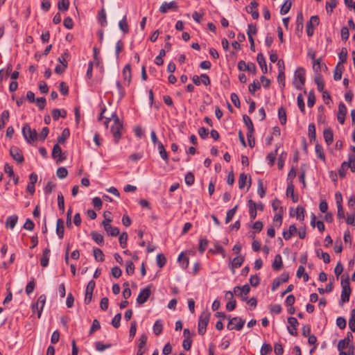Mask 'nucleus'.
Masks as SVG:
<instances>
[{"instance_id": "nucleus-1", "label": "nucleus", "mask_w": 355, "mask_h": 355, "mask_svg": "<svg viewBox=\"0 0 355 355\" xmlns=\"http://www.w3.org/2000/svg\"><path fill=\"white\" fill-rule=\"evenodd\" d=\"M340 284L342 286L340 301L343 303L347 302L349 300V297L352 292L350 288L349 277L347 276L345 278H344V275H343Z\"/></svg>"}, {"instance_id": "nucleus-2", "label": "nucleus", "mask_w": 355, "mask_h": 355, "mask_svg": "<svg viewBox=\"0 0 355 355\" xmlns=\"http://www.w3.org/2000/svg\"><path fill=\"white\" fill-rule=\"evenodd\" d=\"M305 70L303 67H298L294 73L293 85L295 87L301 90L305 83Z\"/></svg>"}, {"instance_id": "nucleus-3", "label": "nucleus", "mask_w": 355, "mask_h": 355, "mask_svg": "<svg viewBox=\"0 0 355 355\" xmlns=\"http://www.w3.org/2000/svg\"><path fill=\"white\" fill-rule=\"evenodd\" d=\"M22 134L25 140L32 144L35 141L38 139V134L35 129H31V126L28 123H25L22 128Z\"/></svg>"}, {"instance_id": "nucleus-4", "label": "nucleus", "mask_w": 355, "mask_h": 355, "mask_svg": "<svg viewBox=\"0 0 355 355\" xmlns=\"http://www.w3.org/2000/svg\"><path fill=\"white\" fill-rule=\"evenodd\" d=\"M210 313L209 311H203L198 319V332L200 335L203 336L207 331V327L209 321Z\"/></svg>"}, {"instance_id": "nucleus-5", "label": "nucleus", "mask_w": 355, "mask_h": 355, "mask_svg": "<svg viewBox=\"0 0 355 355\" xmlns=\"http://www.w3.org/2000/svg\"><path fill=\"white\" fill-rule=\"evenodd\" d=\"M229 322L227 325V328L228 330H236L240 331L243 329L245 320L242 319L240 317H234L231 318L230 315L227 317Z\"/></svg>"}, {"instance_id": "nucleus-6", "label": "nucleus", "mask_w": 355, "mask_h": 355, "mask_svg": "<svg viewBox=\"0 0 355 355\" xmlns=\"http://www.w3.org/2000/svg\"><path fill=\"white\" fill-rule=\"evenodd\" d=\"M151 286L152 285L149 284L146 288L141 290L137 297V303L138 304H143L148 300L151 294Z\"/></svg>"}, {"instance_id": "nucleus-7", "label": "nucleus", "mask_w": 355, "mask_h": 355, "mask_svg": "<svg viewBox=\"0 0 355 355\" xmlns=\"http://www.w3.org/2000/svg\"><path fill=\"white\" fill-rule=\"evenodd\" d=\"M123 129V123H113L111 126V132L114 137L115 143H118L122 135V130Z\"/></svg>"}, {"instance_id": "nucleus-8", "label": "nucleus", "mask_w": 355, "mask_h": 355, "mask_svg": "<svg viewBox=\"0 0 355 355\" xmlns=\"http://www.w3.org/2000/svg\"><path fill=\"white\" fill-rule=\"evenodd\" d=\"M96 286V282L94 280H90L86 287L85 290V295L84 299V302L85 304H89L92 299V294L94 289Z\"/></svg>"}, {"instance_id": "nucleus-9", "label": "nucleus", "mask_w": 355, "mask_h": 355, "mask_svg": "<svg viewBox=\"0 0 355 355\" xmlns=\"http://www.w3.org/2000/svg\"><path fill=\"white\" fill-rule=\"evenodd\" d=\"M10 155L17 163L21 164L24 161L21 150L17 146H12L10 148Z\"/></svg>"}, {"instance_id": "nucleus-10", "label": "nucleus", "mask_w": 355, "mask_h": 355, "mask_svg": "<svg viewBox=\"0 0 355 355\" xmlns=\"http://www.w3.org/2000/svg\"><path fill=\"white\" fill-rule=\"evenodd\" d=\"M178 9V5L176 1H172L171 2H164L162 3L159 8V11L161 13H166L168 10L177 11Z\"/></svg>"}, {"instance_id": "nucleus-11", "label": "nucleus", "mask_w": 355, "mask_h": 355, "mask_svg": "<svg viewBox=\"0 0 355 355\" xmlns=\"http://www.w3.org/2000/svg\"><path fill=\"white\" fill-rule=\"evenodd\" d=\"M245 257L243 255L239 254L230 261L229 268L231 270L232 274L235 273L236 268H238L242 266Z\"/></svg>"}, {"instance_id": "nucleus-12", "label": "nucleus", "mask_w": 355, "mask_h": 355, "mask_svg": "<svg viewBox=\"0 0 355 355\" xmlns=\"http://www.w3.org/2000/svg\"><path fill=\"white\" fill-rule=\"evenodd\" d=\"M45 302L46 296L45 295L42 294L38 297L37 302L32 304V309L33 311H35V306H37V316L39 318L41 317Z\"/></svg>"}, {"instance_id": "nucleus-13", "label": "nucleus", "mask_w": 355, "mask_h": 355, "mask_svg": "<svg viewBox=\"0 0 355 355\" xmlns=\"http://www.w3.org/2000/svg\"><path fill=\"white\" fill-rule=\"evenodd\" d=\"M59 144H60L58 143L53 146L52 157L53 159H58V162H61L66 159V157L63 156L62 149Z\"/></svg>"}, {"instance_id": "nucleus-14", "label": "nucleus", "mask_w": 355, "mask_h": 355, "mask_svg": "<svg viewBox=\"0 0 355 355\" xmlns=\"http://www.w3.org/2000/svg\"><path fill=\"white\" fill-rule=\"evenodd\" d=\"M347 114V107L343 102H340L338 105V111L337 114V119L340 124H343L345 120Z\"/></svg>"}, {"instance_id": "nucleus-15", "label": "nucleus", "mask_w": 355, "mask_h": 355, "mask_svg": "<svg viewBox=\"0 0 355 355\" xmlns=\"http://www.w3.org/2000/svg\"><path fill=\"white\" fill-rule=\"evenodd\" d=\"M250 291V287L248 284H245L243 286H235L234 288V293L238 296L243 295H248Z\"/></svg>"}, {"instance_id": "nucleus-16", "label": "nucleus", "mask_w": 355, "mask_h": 355, "mask_svg": "<svg viewBox=\"0 0 355 355\" xmlns=\"http://www.w3.org/2000/svg\"><path fill=\"white\" fill-rule=\"evenodd\" d=\"M323 137L327 145H330L334 141V134L331 128H326L323 131Z\"/></svg>"}, {"instance_id": "nucleus-17", "label": "nucleus", "mask_w": 355, "mask_h": 355, "mask_svg": "<svg viewBox=\"0 0 355 355\" xmlns=\"http://www.w3.org/2000/svg\"><path fill=\"white\" fill-rule=\"evenodd\" d=\"M122 75L125 81L127 82V85L128 86L131 82L132 74H131V68L129 64H126L123 71Z\"/></svg>"}, {"instance_id": "nucleus-18", "label": "nucleus", "mask_w": 355, "mask_h": 355, "mask_svg": "<svg viewBox=\"0 0 355 355\" xmlns=\"http://www.w3.org/2000/svg\"><path fill=\"white\" fill-rule=\"evenodd\" d=\"M304 17L302 13L300 12L297 13L296 18V33H299V35L302 33Z\"/></svg>"}, {"instance_id": "nucleus-19", "label": "nucleus", "mask_w": 355, "mask_h": 355, "mask_svg": "<svg viewBox=\"0 0 355 355\" xmlns=\"http://www.w3.org/2000/svg\"><path fill=\"white\" fill-rule=\"evenodd\" d=\"M56 234L59 239H62L64 237V220L62 218H58L57 220L56 224Z\"/></svg>"}, {"instance_id": "nucleus-20", "label": "nucleus", "mask_w": 355, "mask_h": 355, "mask_svg": "<svg viewBox=\"0 0 355 355\" xmlns=\"http://www.w3.org/2000/svg\"><path fill=\"white\" fill-rule=\"evenodd\" d=\"M51 250L49 248H45L43 250L42 256L40 259V264L42 267H46L49 264Z\"/></svg>"}, {"instance_id": "nucleus-21", "label": "nucleus", "mask_w": 355, "mask_h": 355, "mask_svg": "<svg viewBox=\"0 0 355 355\" xmlns=\"http://www.w3.org/2000/svg\"><path fill=\"white\" fill-rule=\"evenodd\" d=\"M248 205L249 207L250 217L251 220H254L257 217V204L252 200H249Z\"/></svg>"}, {"instance_id": "nucleus-22", "label": "nucleus", "mask_w": 355, "mask_h": 355, "mask_svg": "<svg viewBox=\"0 0 355 355\" xmlns=\"http://www.w3.org/2000/svg\"><path fill=\"white\" fill-rule=\"evenodd\" d=\"M257 61L260 66L261 71L263 74L267 73V66L266 62V59L263 55L261 53H258L257 56Z\"/></svg>"}, {"instance_id": "nucleus-23", "label": "nucleus", "mask_w": 355, "mask_h": 355, "mask_svg": "<svg viewBox=\"0 0 355 355\" xmlns=\"http://www.w3.org/2000/svg\"><path fill=\"white\" fill-rule=\"evenodd\" d=\"M283 266L282 256L278 254L275 257V259L272 263V268L275 271H279Z\"/></svg>"}, {"instance_id": "nucleus-24", "label": "nucleus", "mask_w": 355, "mask_h": 355, "mask_svg": "<svg viewBox=\"0 0 355 355\" xmlns=\"http://www.w3.org/2000/svg\"><path fill=\"white\" fill-rule=\"evenodd\" d=\"M297 229L296 226L293 224L289 226V229L288 231L284 230L283 232V237L285 240H289L293 235L297 233Z\"/></svg>"}, {"instance_id": "nucleus-25", "label": "nucleus", "mask_w": 355, "mask_h": 355, "mask_svg": "<svg viewBox=\"0 0 355 355\" xmlns=\"http://www.w3.org/2000/svg\"><path fill=\"white\" fill-rule=\"evenodd\" d=\"M18 221V216L15 214L10 216L6 221V227L12 230Z\"/></svg>"}, {"instance_id": "nucleus-26", "label": "nucleus", "mask_w": 355, "mask_h": 355, "mask_svg": "<svg viewBox=\"0 0 355 355\" xmlns=\"http://www.w3.org/2000/svg\"><path fill=\"white\" fill-rule=\"evenodd\" d=\"M111 215L112 213L109 211H105L103 212L104 220L102 222V225L103 226L104 229L111 228Z\"/></svg>"}, {"instance_id": "nucleus-27", "label": "nucleus", "mask_w": 355, "mask_h": 355, "mask_svg": "<svg viewBox=\"0 0 355 355\" xmlns=\"http://www.w3.org/2000/svg\"><path fill=\"white\" fill-rule=\"evenodd\" d=\"M286 195L291 196L292 200L293 202H298V196L295 195L294 193V185L293 183L288 182L287 189H286Z\"/></svg>"}, {"instance_id": "nucleus-28", "label": "nucleus", "mask_w": 355, "mask_h": 355, "mask_svg": "<svg viewBox=\"0 0 355 355\" xmlns=\"http://www.w3.org/2000/svg\"><path fill=\"white\" fill-rule=\"evenodd\" d=\"M10 117V112L8 110L2 112L0 116V130L4 128L6 123L8 121Z\"/></svg>"}, {"instance_id": "nucleus-29", "label": "nucleus", "mask_w": 355, "mask_h": 355, "mask_svg": "<svg viewBox=\"0 0 355 355\" xmlns=\"http://www.w3.org/2000/svg\"><path fill=\"white\" fill-rule=\"evenodd\" d=\"M243 120L245 125L247 127L248 132H250V133H251V132H254L253 123H252L250 117L246 114H244L243 116Z\"/></svg>"}, {"instance_id": "nucleus-30", "label": "nucleus", "mask_w": 355, "mask_h": 355, "mask_svg": "<svg viewBox=\"0 0 355 355\" xmlns=\"http://www.w3.org/2000/svg\"><path fill=\"white\" fill-rule=\"evenodd\" d=\"M343 70L344 67L343 66H340V62H338L336 67L334 73V79L335 80L338 81L341 79Z\"/></svg>"}, {"instance_id": "nucleus-31", "label": "nucleus", "mask_w": 355, "mask_h": 355, "mask_svg": "<svg viewBox=\"0 0 355 355\" xmlns=\"http://www.w3.org/2000/svg\"><path fill=\"white\" fill-rule=\"evenodd\" d=\"M93 254L96 261L101 262L104 261L105 255L100 248H94Z\"/></svg>"}, {"instance_id": "nucleus-32", "label": "nucleus", "mask_w": 355, "mask_h": 355, "mask_svg": "<svg viewBox=\"0 0 355 355\" xmlns=\"http://www.w3.org/2000/svg\"><path fill=\"white\" fill-rule=\"evenodd\" d=\"M278 117L282 125H285L286 123V112L283 107H280L278 109Z\"/></svg>"}, {"instance_id": "nucleus-33", "label": "nucleus", "mask_w": 355, "mask_h": 355, "mask_svg": "<svg viewBox=\"0 0 355 355\" xmlns=\"http://www.w3.org/2000/svg\"><path fill=\"white\" fill-rule=\"evenodd\" d=\"M91 236H92V239L98 245H103V243H104V239H103V236L96 232H94V231H92L91 232Z\"/></svg>"}, {"instance_id": "nucleus-34", "label": "nucleus", "mask_w": 355, "mask_h": 355, "mask_svg": "<svg viewBox=\"0 0 355 355\" xmlns=\"http://www.w3.org/2000/svg\"><path fill=\"white\" fill-rule=\"evenodd\" d=\"M70 132L69 128H66L63 130L60 136L58 138V143L63 144L65 143L67 139L69 137Z\"/></svg>"}, {"instance_id": "nucleus-35", "label": "nucleus", "mask_w": 355, "mask_h": 355, "mask_svg": "<svg viewBox=\"0 0 355 355\" xmlns=\"http://www.w3.org/2000/svg\"><path fill=\"white\" fill-rule=\"evenodd\" d=\"M98 19L102 26L105 27L107 26V21L106 17V12L104 8H102L99 12Z\"/></svg>"}, {"instance_id": "nucleus-36", "label": "nucleus", "mask_w": 355, "mask_h": 355, "mask_svg": "<svg viewBox=\"0 0 355 355\" xmlns=\"http://www.w3.org/2000/svg\"><path fill=\"white\" fill-rule=\"evenodd\" d=\"M292 6V2L291 0H286L284 4L282 6L280 9V14L284 15L287 14Z\"/></svg>"}, {"instance_id": "nucleus-37", "label": "nucleus", "mask_w": 355, "mask_h": 355, "mask_svg": "<svg viewBox=\"0 0 355 355\" xmlns=\"http://www.w3.org/2000/svg\"><path fill=\"white\" fill-rule=\"evenodd\" d=\"M308 136L310 141H315V124L311 123L308 126Z\"/></svg>"}, {"instance_id": "nucleus-38", "label": "nucleus", "mask_w": 355, "mask_h": 355, "mask_svg": "<svg viewBox=\"0 0 355 355\" xmlns=\"http://www.w3.org/2000/svg\"><path fill=\"white\" fill-rule=\"evenodd\" d=\"M238 207H239V205H236L232 209H230L227 212L226 218H225V223L227 224L232 220L234 216L235 215V214L237 211Z\"/></svg>"}, {"instance_id": "nucleus-39", "label": "nucleus", "mask_w": 355, "mask_h": 355, "mask_svg": "<svg viewBox=\"0 0 355 355\" xmlns=\"http://www.w3.org/2000/svg\"><path fill=\"white\" fill-rule=\"evenodd\" d=\"M157 148H158L159 153L161 157L164 161H166V162H168V153L166 151L165 148H164V145L162 144V143L158 144Z\"/></svg>"}, {"instance_id": "nucleus-40", "label": "nucleus", "mask_w": 355, "mask_h": 355, "mask_svg": "<svg viewBox=\"0 0 355 355\" xmlns=\"http://www.w3.org/2000/svg\"><path fill=\"white\" fill-rule=\"evenodd\" d=\"M162 330H163V325H162V320H156V322H155V324L153 325V333L156 336H158L162 332Z\"/></svg>"}, {"instance_id": "nucleus-41", "label": "nucleus", "mask_w": 355, "mask_h": 355, "mask_svg": "<svg viewBox=\"0 0 355 355\" xmlns=\"http://www.w3.org/2000/svg\"><path fill=\"white\" fill-rule=\"evenodd\" d=\"M119 28L125 33H128L129 26L127 22L126 16L125 15L123 19L119 22Z\"/></svg>"}, {"instance_id": "nucleus-42", "label": "nucleus", "mask_w": 355, "mask_h": 355, "mask_svg": "<svg viewBox=\"0 0 355 355\" xmlns=\"http://www.w3.org/2000/svg\"><path fill=\"white\" fill-rule=\"evenodd\" d=\"M178 261L181 264L183 268H187L189 263V259L187 257L184 256V254L182 252L178 259Z\"/></svg>"}, {"instance_id": "nucleus-43", "label": "nucleus", "mask_w": 355, "mask_h": 355, "mask_svg": "<svg viewBox=\"0 0 355 355\" xmlns=\"http://www.w3.org/2000/svg\"><path fill=\"white\" fill-rule=\"evenodd\" d=\"M349 327L350 330L355 332V309L351 311L350 318L349 320Z\"/></svg>"}, {"instance_id": "nucleus-44", "label": "nucleus", "mask_w": 355, "mask_h": 355, "mask_svg": "<svg viewBox=\"0 0 355 355\" xmlns=\"http://www.w3.org/2000/svg\"><path fill=\"white\" fill-rule=\"evenodd\" d=\"M157 264L159 268H163L166 263V258L163 254H158L156 257Z\"/></svg>"}, {"instance_id": "nucleus-45", "label": "nucleus", "mask_w": 355, "mask_h": 355, "mask_svg": "<svg viewBox=\"0 0 355 355\" xmlns=\"http://www.w3.org/2000/svg\"><path fill=\"white\" fill-rule=\"evenodd\" d=\"M260 89L261 85L257 80H254L253 83L248 86V90L252 94H254L256 90Z\"/></svg>"}, {"instance_id": "nucleus-46", "label": "nucleus", "mask_w": 355, "mask_h": 355, "mask_svg": "<svg viewBox=\"0 0 355 355\" xmlns=\"http://www.w3.org/2000/svg\"><path fill=\"white\" fill-rule=\"evenodd\" d=\"M347 162H343L341 164L340 168L338 169V175L340 178H344L346 175V172L348 168Z\"/></svg>"}, {"instance_id": "nucleus-47", "label": "nucleus", "mask_w": 355, "mask_h": 355, "mask_svg": "<svg viewBox=\"0 0 355 355\" xmlns=\"http://www.w3.org/2000/svg\"><path fill=\"white\" fill-rule=\"evenodd\" d=\"M338 58L340 60V64L341 63H345L347 61V50L345 47L341 49L340 53H338Z\"/></svg>"}, {"instance_id": "nucleus-48", "label": "nucleus", "mask_w": 355, "mask_h": 355, "mask_svg": "<svg viewBox=\"0 0 355 355\" xmlns=\"http://www.w3.org/2000/svg\"><path fill=\"white\" fill-rule=\"evenodd\" d=\"M128 238V235L126 232H123L122 234H120L119 241L122 248H125L126 247Z\"/></svg>"}, {"instance_id": "nucleus-49", "label": "nucleus", "mask_w": 355, "mask_h": 355, "mask_svg": "<svg viewBox=\"0 0 355 355\" xmlns=\"http://www.w3.org/2000/svg\"><path fill=\"white\" fill-rule=\"evenodd\" d=\"M69 58V53L67 50H66L58 58V61L61 64H66L68 67L67 58Z\"/></svg>"}, {"instance_id": "nucleus-50", "label": "nucleus", "mask_w": 355, "mask_h": 355, "mask_svg": "<svg viewBox=\"0 0 355 355\" xmlns=\"http://www.w3.org/2000/svg\"><path fill=\"white\" fill-rule=\"evenodd\" d=\"M278 148L277 147L274 152L268 154L266 159L268 160V164L272 166L275 164L277 153Z\"/></svg>"}, {"instance_id": "nucleus-51", "label": "nucleus", "mask_w": 355, "mask_h": 355, "mask_svg": "<svg viewBox=\"0 0 355 355\" xmlns=\"http://www.w3.org/2000/svg\"><path fill=\"white\" fill-rule=\"evenodd\" d=\"M58 9L61 11H66L69 9V0H60L58 3Z\"/></svg>"}, {"instance_id": "nucleus-52", "label": "nucleus", "mask_w": 355, "mask_h": 355, "mask_svg": "<svg viewBox=\"0 0 355 355\" xmlns=\"http://www.w3.org/2000/svg\"><path fill=\"white\" fill-rule=\"evenodd\" d=\"M125 271L128 275H132L135 272V265L132 261H127L125 263Z\"/></svg>"}, {"instance_id": "nucleus-53", "label": "nucleus", "mask_w": 355, "mask_h": 355, "mask_svg": "<svg viewBox=\"0 0 355 355\" xmlns=\"http://www.w3.org/2000/svg\"><path fill=\"white\" fill-rule=\"evenodd\" d=\"M315 153L317 155V156L322 161H324L325 159V155H324V153L323 152V148L321 145L317 144L315 145Z\"/></svg>"}, {"instance_id": "nucleus-54", "label": "nucleus", "mask_w": 355, "mask_h": 355, "mask_svg": "<svg viewBox=\"0 0 355 355\" xmlns=\"http://www.w3.org/2000/svg\"><path fill=\"white\" fill-rule=\"evenodd\" d=\"M277 81L280 85L282 89L285 87V73L283 69L279 70V74L277 76Z\"/></svg>"}, {"instance_id": "nucleus-55", "label": "nucleus", "mask_w": 355, "mask_h": 355, "mask_svg": "<svg viewBox=\"0 0 355 355\" xmlns=\"http://www.w3.org/2000/svg\"><path fill=\"white\" fill-rule=\"evenodd\" d=\"M121 313H118L112 320V325L114 328H119L121 325Z\"/></svg>"}, {"instance_id": "nucleus-56", "label": "nucleus", "mask_w": 355, "mask_h": 355, "mask_svg": "<svg viewBox=\"0 0 355 355\" xmlns=\"http://www.w3.org/2000/svg\"><path fill=\"white\" fill-rule=\"evenodd\" d=\"M184 180H185V183L188 185V186H191L194 183V181H195V178H194V175L193 173L191 172H188L186 175H185V178H184Z\"/></svg>"}, {"instance_id": "nucleus-57", "label": "nucleus", "mask_w": 355, "mask_h": 355, "mask_svg": "<svg viewBox=\"0 0 355 355\" xmlns=\"http://www.w3.org/2000/svg\"><path fill=\"white\" fill-rule=\"evenodd\" d=\"M248 180V176L245 173H242L240 174L239 180V187L242 189L245 187Z\"/></svg>"}, {"instance_id": "nucleus-58", "label": "nucleus", "mask_w": 355, "mask_h": 355, "mask_svg": "<svg viewBox=\"0 0 355 355\" xmlns=\"http://www.w3.org/2000/svg\"><path fill=\"white\" fill-rule=\"evenodd\" d=\"M208 243H209V241L207 239H200L198 250L200 253L202 254L206 250V249L208 246Z\"/></svg>"}, {"instance_id": "nucleus-59", "label": "nucleus", "mask_w": 355, "mask_h": 355, "mask_svg": "<svg viewBox=\"0 0 355 355\" xmlns=\"http://www.w3.org/2000/svg\"><path fill=\"white\" fill-rule=\"evenodd\" d=\"M112 345L111 344H103L100 341H97L95 343V347H96V349L97 351H99V352H103L104 351L105 349H108L110 347H111Z\"/></svg>"}, {"instance_id": "nucleus-60", "label": "nucleus", "mask_w": 355, "mask_h": 355, "mask_svg": "<svg viewBox=\"0 0 355 355\" xmlns=\"http://www.w3.org/2000/svg\"><path fill=\"white\" fill-rule=\"evenodd\" d=\"M272 351V347L270 344L264 343L261 346L260 354L261 355H268Z\"/></svg>"}, {"instance_id": "nucleus-61", "label": "nucleus", "mask_w": 355, "mask_h": 355, "mask_svg": "<svg viewBox=\"0 0 355 355\" xmlns=\"http://www.w3.org/2000/svg\"><path fill=\"white\" fill-rule=\"evenodd\" d=\"M35 287V279L32 278V279L27 284L26 286V293H27V295H30L31 293H32L34 291Z\"/></svg>"}, {"instance_id": "nucleus-62", "label": "nucleus", "mask_w": 355, "mask_h": 355, "mask_svg": "<svg viewBox=\"0 0 355 355\" xmlns=\"http://www.w3.org/2000/svg\"><path fill=\"white\" fill-rule=\"evenodd\" d=\"M304 208L300 206H297L296 208V217L299 220H304Z\"/></svg>"}, {"instance_id": "nucleus-63", "label": "nucleus", "mask_w": 355, "mask_h": 355, "mask_svg": "<svg viewBox=\"0 0 355 355\" xmlns=\"http://www.w3.org/2000/svg\"><path fill=\"white\" fill-rule=\"evenodd\" d=\"M56 175L59 178L63 179L67 176L68 171L65 167L62 166L58 168Z\"/></svg>"}, {"instance_id": "nucleus-64", "label": "nucleus", "mask_w": 355, "mask_h": 355, "mask_svg": "<svg viewBox=\"0 0 355 355\" xmlns=\"http://www.w3.org/2000/svg\"><path fill=\"white\" fill-rule=\"evenodd\" d=\"M347 164L352 172H355V156L354 155H350L349 156V162H347Z\"/></svg>"}]
</instances>
